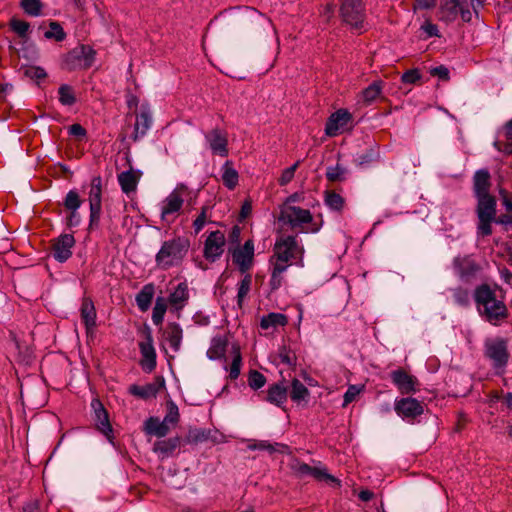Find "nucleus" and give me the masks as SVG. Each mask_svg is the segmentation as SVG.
I'll list each match as a JSON object with an SVG mask.
<instances>
[{
    "label": "nucleus",
    "mask_w": 512,
    "mask_h": 512,
    "mask_svg": "<svg viewBox=\"0 0 512 512\" xmlns=\"http://www.w3.org/2000/svg\"><path fill=\"white\" fill-rule=\"evenodd\" d=\"M283 283V276L281 274H276L271 272V277L269 281V285L272 291L279 289Z\"/></svg>",
    "instance_id": "obj_64"
},
{
    "label": "nucleus",
    "mask_w": 512,
    "mask_h": 512,
    "mask_svg": "<svg viewBox=\"0 0 512 512\" xmlns=\"http://www.w3.org/2000/svg\"><path fill=\"white\" fill-rule=\"evenodd\" d=\"M392 383L401 394H411L417 391L418 380L403 369H396L390 373Z\"/></svg>",
    "instance_id": "obj_15"
},
{
    "label": "nucleus",
    "mask_w": 512,
    "mask_h": 512,
    "mask_svg": "<svg viewBox=\"0 0 512 512\" xmlns=\"http://www.w3.org/2000/svg\"><path fill=\"white\" fill-rule=\"evenodd\" d=\"M460 4L458 0H442L440 7L441 20L454 21L459 13Z\"/></svg>",
    "instance_id": "obj_31"
},
{
    "label": "nucleus",
    "mask_w": 512,
    "mask_h": 512,
    "mask_svg": "<svg viewBox=\"0 0 512 512\" xmlns=\"http://www.w3.org/2000/svg\"><path fill=\"white\" fill-rule=\"evenodd\" d=\"M75 239L72 234H62L53 242V257L58 262L67 261L72 255Z\"/></svg>",
    "instance_id": "obj_18"
},
{
    "label": "nucleus",
    "mask_w": 512,
    "mask_h": 512,
    "mask_svg": "<svg viewBox=\"0 0 512 512\" xmlns=\"http://www.w3.org/2000/svg\"><path fill=\"white\" fill-rule=\"evenodd\" d=\"M205 141L212 154L226 157L229 153L227 134L219 128H214L205 134Z\"/></svg>",
    "instance_id": "obj_14"
},
{
    "label": "nucleus",
    "mask_w": 512,
    "mask_h": 512,
    "mask_svg": "<svg viewBox=\"0 0 512 512\" xmlns=\"http://www.w3.org/2000/svg\"><path fill=\"white\" fill-rule=\"evenodd\" d=\"M189 298L188 287L186 283H179L174 291L169 295V303L176 309H181Z\"/></svg>",
    "instance_id": "obj_32"
},
{
    "label": "nucleus",
    "mask_w": 512,
    "mask_h": 512,
    "mask_svg": "<svg viewBox=\"0 0 512 512\" xmlns=\"http://www.w3.org/2000/svg\"><path fill=\"white\" fill-rule=\"evenodd\" d=\"M20 6L29 16L38 17L42 14L43 5L40 0H21Z\"/></svg>",
    "instance_id": "obj_44"
},
{
    "label": "nucleus",
    "mask_w": 512,
    "mask_h": 512,
    "mask_svg": "<svg viewBox=\"0 0 512 512\" xmlns=\"http://www.w3.org/2000/svg\"><path fill=\"white\" fill-rule=\"evenodd\" d=\"M249 448L251 450H267L270 453H273L276 451L275 446L268 441H258L254 443L253 445H249Z\"/></svg>",
    "instance_id": "obj_63"
},
{
    "label": "nucleus",
    "mask_w": 512,
    "mask_h": 512,
    "mask_svg": "<svg viewBox=\"0 0 512 512\" xmlns=\"http://www.w3.org/2000/svg\"><path fill=\"white\" fill-rule=\"evenodd\" d=\"M279 358L282 363L290 366L295 367L297 362V357L294 352H292L289 348L286 346H282L279 349Z\"/></svg>",
    "instance_id": "obj_55"
},
{
    "label": "nucleus",
    "mask_w": 512,
    "mask_h": 512,
    "mask_svg": "<svg viewBox=\"0 0 512 512\" xmlns=\"http://www.w3.org/2000/svg\"><path fill=\"white\" fill-rule=\"evenodd\" d=\"M294 471L300 476H311L313 467L302 462H297L293 466Z\"/></svg>",
    "instance_id": "obj_62"
},
{
    "label": "nucleus",
    "mask_w": 512,
    "mask_h": 512,
    "mask_svg": "<svg viewBox=\"0 0 512 512\" xmlns=\"http://www.w3.org/2000/svg\"><path fill=\"white\" fill-rule=\"evenodd\" d=\"M484 354L495 369L506 367L509 359L507 341L503 338H488L484 343Z\"/></svg>",
    "instance_id": "obj_8"
},
{
    "label": "nucleus",
    "mask_w": 512,
    "mask_h": 512,
    "mask_svg": "<svg viewBox=\"0 0 512 512\" xmlns=\"http://www.w3.org/2000/svg\"><path fill=\"white\" fill-rule=\"evenodd\" d=\"M187 189L184 184L177 187L162 201L161 204V220L167 224H171L180 213L183 204V192Z\"/></svg>",
    "instance_id": "obj_7"
},
{
    "label": "nucleus",
    "mask_w": 512,
    "mask_h": 512,
    "mask_svg": "<svg viewBox=\"0 0 512 512\" xmlns=\"http://www.w3.org/2000/svg\"><path fill=\"white\" fill-rule=\"evenodd\" d=\"M283 218L293 228L312 223L313 220V216L309 210L297 206H288L283 211Z\"/></svg>",
    "instance_id": "obj_19"
},
{
    "label": "nucleus",
    "mask_w": 512,
    "mask_h": 512,
    "mask_svg": "<svg viewBox=\"0 0 512 512\" xmlns=\"http://www.w3.org/2000/svg\"><path fill=\"white\" fill-rule=\"evenodd\" d=\"M311 477H313L317 481L331 482L339 485L338 479H336L333 475L329 474L327 472V469L321 465L313 467Z\"/></svg>",
    "instance_id": "obj_48"
},
{
    "label": "nucleus",
    "mask_w": 512,
    "mask_h": 512,
    "mask_svg": "<svg viewBox=\"0 0 512 512\" xmlns=\"http://www.w3.org/2000/svg\"><path fill=\"white\" fill-rule=\"evenodd\" d=\"M152 115L150 107L147 104H142L140 112L136 115V121L134 124V132L131 138L134 142L142 139L152 126Z\"/></svg>",
    "instance_id": "obj_17"
},
{
    "label": "nucleus",
    "mask_w": 512,
    "mask_h": 512,
    "mask_svg": "<svg viewBox=\"0 0 512 512\" xmlns=\"http://www.w3.org/2000/svg\"><path fill=\"white\" fill-rule=\"evenodd\" d=\"M378 159V153L373 149H369L362 154L357 155L355 158V162L358 166L366 167L370 165L372 162Z\"/></svg>",
    "instance_id": "obj_53"
},
{
    "label": "nucleus",
    "mask_w": 512,
    "mask_h": 512,
    "mask_svg": "<svg viewBox=\"0 0 512 512\" xmlns=\"http://www.w3.org/2000/svg\"><path fill=\"white\" fill-rule=\"evenodd\" d=\"M473 299L480 317L490 324L499 325L508 318L506 304L497 298L495 290L488 284L477 286L473 292Z\"/></svg>",
    "instance_id": "obj_1"
},
{
    "label": "nucleus",
    "mask_w": 512,
    "mask_h": 512,
    "mask_svg": "<svg viewBox=\"0 0 512 512\" xmlns=\"http://www.w3.org/2000/svg\"><path fill=\"white\" fill-rule=\"evenodd\" d=\"M242 356L238 347H233V360L229 368V378L236 380L241 371Z\"/></svg>",
    "instance_id": "obj_46"
},
{
    "label": "nucleus",
    "mask_w": 512,
    "mask_h": 512,
    "mask_svg": "<svg viewBox=\"0 0 512 512\" xmlns=\"http://www.w3.org/2000/svg\"><path fill=\"white\" fill-rule=\"evenodd\" d=\"M476 200L475 213L478 220L476 235L477 238H484L493 233L492 224L496 220L497 202L493 195L476 198Z\"/></svg>",
    "instance_id": "obj_3"
},
{
    "label": "nucleus",
    "mask_w": 512,
    "mask_h": 512,
    "mask_svg": "<svg viewBox=\"0 0 512 512\" xmlns=\"http://www.w3.org/2000/svg\"><path fill=\"white\" fill-rule=\"evenodd\" d=\"M300 164V161H297L296 163H294L292 166L286 168L282 174H281V177L279 178V184L281 186H285L287 185L289 182H291V180L293 179L294 177V174H295V171L296 169L298 168Z\"/></svg>",
    "instance_id": "obj_57"
},
{
    "label": "nucleus",
    "mask_w": 512,
    "mask_h": 512,
    "mask_svg": "<svg viewBox=\"0 0 512 512\" xmlns=\"http://www.w3.org/2000/svg\"><path fill=\"white\" fill-rule=\"evenodd\" d=\"M324 203L330 210L341 212L345 205V199L335 191L327 190L324 194Z\"/></svg>",
    "instance_id": "obj_38"
},
{
    "label": "nucleus",
    "mask_w": 512,
    "mask_h": 512,
    "mask_svg": "<svg viewBox=\"0 0 512 512\" xmlns=\"http://www.w3.org/2000/svg\"><path fill=\"white\" fill-rule=\"evenodd\" d=\"M81 318L87 331L96 326L95 306L89 298H84L81 304Z\"/></svg>",
    "instance_id": "obj_29"
},
{
    "label": "nucleus",
    "mask_w": 512,
    "mask_h": 512,
    "mask_svg": "<svg viewBox=\"0 0 512 512\" xmlns=\"http://www.w3.org/2000/svg\"><path fill=\"white\" fill-rule=\"evenodd\" d=\"M88 200L89 207L102 206V178L100 176H94L91 179Z\"/></svg>",
    "instance_id": "obj_33"
},
{
    "label": "nucleus",
    "mask_w": 512,
    "mask_h": 512,
    "mask_svg": "<svg viewBox=\"0 0 512 512\" xmlns=\"http://www.w3.org/2000/svg\"><path fill=\"white\" fill-rule=\"evenodd\" d=\"M396 414L404 420H413L424 412L421 402L415 398L407 397L396 399L394 404Z\"/></svg>",
    "instance_id": "obj_11"
},
{
    "label": "nucleus",
    "mask_w": 512,
    "mask_h": 512,
    "mask_svg": "<svg viewBox=\"0 0 512 512\" xmlns=\"http://www.w3.org/2000/svg\"><path fill=\"white\" fill-rule=\"evenodd\" d=\"M340 16L351 29L363 32L367 29L366 9L363 0H341Z\"/></svg>",
    "instance_id": "obj_5"
},
{
    "label": "nucleus",
    "mask_w": 512,
    "mask_h": 512,
    "mask_svg": "<svg viewBox=\"0 0 512 512\" xmlns=\"http://www.w3.org/2000/svg\"><path fill=\"white\" fill-rule=\"evenodd\" d=\"M139 347L142 355V368L147 372H151L156 367V352L153 347L151 336L148 335L147 340L145 342H141Z\"/></svg>",
    "instance_id": "obj_22"
},
{
    "label": "nucleus",
    "mask_w": 512,
    "mask_h": 512,
    "mask_svg": "<svg viewBox=\"0 0 512 512\" xmlns=\"http://www.w3.org/2000/svg\"><path fill=\"white\" fill-rule=\"evenodd\" d=\"M166 309L167 305L165 299L158 297L152 311V321L155 325H160L163 322Z\"/></svg>",
    "instance_id": "obj_43"
},
{
    "label": "nucleus",
    "mask_w": 512,
    "mask_h": 512,
    "mask_svg": "<svg viewBox=\"0 0 512 512\" xmlns=\"http://www.w3.org/2000/svg\"><path fill=\"white\" fill-rule=\"evenodd\" d=\"M347 169L336 164L335 166H329L326 170V178L331 182L343 181L346 178Z\"/></svg>",
    "instance_id": "obj_47"
},
{
    "label": "nucleus",
    "mask_w": 512,
    "mask_h": 512,
    "mask_svg": "<svg viewBox=\"0 0 512 512\" xmlns=\"http://www.w3.org/2000/svg\"><path fill=\"white\" fill-rule=\"evenodd\" d=\"M252 284V277L250 274H246L243 277V279L238 284V293H237V301L238 304L241 305L244 298L247 296V294L250 291Z\"/></svg>",
    "instance_id": "obj_50"
},
{
    "label": "nucleus",
    "mask_w": 512,
    "mask_h": 512,
    "mask_svg": "<svg viewBox=\"0 0 512 512\" xmlns=\"http://www.w3.org/2000/svg\"><path fill=\"white\" fill-rule=\"evenodd\" d=\"M452 266L456 275L463 282H469L481 270L480 265L471 255L456 256L453 259Z\"/></svg>",
    "instance_id": "obj_9"
},
{
    "label": "nucleus",
    "mask_w": 512,
    "mask_h": 512,
    "mask_svg": "<svg viewBox=\"0 0 512 512\" xmlns=\"http://www.w3.org/2000/svg\"><path fill=\"white\" fill-rule=\"evenodd\" d=\"M266 383V377L257 370H251L248 375V384L253 390L262 388Z\"/></svg>",
    "instance_id": "obj_51"
},
{
    "label": "nucleus",
    "mask_w": 512,
    "mask_h": 512,
    "mask_svg": "<svg viewBox=\"0 0 512 512\" xmlns=\"http://www.w3.org/2000/svg\"><path fill=\"white\" fill-rule=\"evenodd\" d=\"M288 323L287 316L282 313H269L261 318L260 326L262 329L276 328L285 326Z\"/></svg>",
    "instance_id": "obj_36"
},
{
    "label": "nucleus",
    "mask_w": 512,
    "mask_h": 512,
    "mask_svg": "<svg viewBox=\"0 0 512 512\" xmlns=\"http://www.w3.org/2000/svg\"><path fill=\"white\" fill-rule=\"evenodd\" d=\"M266 400L278 407H282L287 401V388L283 383H275L269 386Z\"/></svg>",
    "instance_id": "obj_27"
},
{
    "label": "nucleus",
    "mask_w": 512,
    "mask_h": 512,
    "mask_svg": "<svg viewBox=\"0 0 512 512\" xmlns=\"http://www.w3.org/2000/svg\"><path fill=\"white\" fill-rule=\"evenodd\" d=\"M210 210L211 208L207 205L201 208L200 214L196 217V219L193 222V229L195 234H198L204 228L205 224L209 222L208 212Z\"/></svg>",
    "instance_id": "obj_52"
},
{
    "label": "nucleus",
    "mask_w": 512,
    "mask_h": 512,
    "mask_svg": "<svg viewBox=\"0 0 512 512\" xmlns=\"http://www.w3.org/2000/svg\"><path fill=\"white\" fill-rule=\"evenodd\" d=\"M49 27H50V30H48L44 33V37L46 39H54L57 42H61V41L65 40L67 35H66L65 31L63 30L62 26L58 22L51 21L49 23Z\"/></svg>",
    "instance_id": "obj_45"
},
{
    "label": "nucleus",
    "mask_w": 512,
    "mask_h": 512,
    "mask_svg": "<svg viewBox=\"0 0 512 512\" xmlns=\"http://www.w3.org/2000/svg\"><path fill=\"white\" fill-rule=\"evenodd\" d=\"M144 431L148 435L162 438L169 433L170 427L165 421H160L157 417H149L145 421Z\"/></svg>",
    "instance_id": "obj_26"
},
{
    "label": "nucleus",
    "mask_w": 512,
    "mask_h": 512,
    "mask_svg": "<svg viewBox=\"0 0 512 512\" xmlns=\"http://www.w3.org/2000/svg\"><path fill=\"white\" fill-rule=\"evenodd\" d=\"M383 89L382 81H374L362 91V98L365 104H372L381 94Z\"/></svg>",
    "instance_id": "obj_39"
},
{
    "label": "nucleus",
    "mask_w": 512,
    "mask_h": 512,
    "mask_svg": "<svg viewBox=\"0 0 512 512\" xmlns=\"http://www.w3.org/2000/svg\"><path fill=\"white\" fill-rule=\"evenodd\" d=\"M64 207L69 210V215L66 218V225L68 227H77L81 223V216L78 209L82 205V200L76 190H70L64 199Z\"/></svg>",
    "instance_id": "obj_16"
},
{
    "label": "nucleus",
    "mask_w": 512,
    "mask_h": 512,
    "mask_svg": "<svg viewBox=\"0 0 512 512\" xmlns=\"http://www.w3.org/2000/svg\"><path fill=\"white\" fill-rule=\"evenodd\" d=\"M227 349V340L223 337H214L211 345L207 350V357L211 360H219L224 358Z\"/></svg>",
    "instance_id": "obj_34"
},
{
    "label": "nucleus",
    "mask_w": 512,
    "mask_h": 512,
    "mask_svg": "<svg viewBox=\"0 0 512 512\" xmlns=\"http://www.w3.org/2000/svg\"><path fill=\"white\" fill-rule=\"evenodd\" d=\"M91 407L94 411V419L97 430L100 431L111 444H114L113 429L109 421L108 412L98 399L92 400Z\"/></svg>",
    "instance_id": "obj_13"
},
{
    "label": "nucleus",
    "mask_w": 512,
    "mask_h": 512,
    "mask_svg": "<svg viewBox=\"0 0 512 512\" xmlns=\"http://www.w3.org/2000/svg\"><path fill=\"white\" fill-rule=\"evenodd\" d=\"M420 79H421V74L418 69L407 70L401 76V81L405 84H415Z\"/></svg>",
    "instance_id": "obj_58"
},
{
    "label": "nucleus",
    "mask_w": 512,
    "mask_h": 512,
    "mask_svg": "<svg viewBox=\"0 0 512 512\" xmlns=\"http://www.w3.org/2000/svg\"><path fill=\"white\" fill-rule=\"evenodd\" d=\"M95 55L91 46L78 45L62 56L61 67L67 71L86 70L93 65Z\"/></svg>",
    "instance_id": "obj_4"
},
{
    "label": "nucleus",
    "mask_w": 512,
    "mask_h": 512,
    "mask_svg": "<svg viewBox=\"0 0 512 512\" xmlns=\"http://www.w3.org/2000/svg\"><path fill=\"white\" fill-rule=\"evenodd\" d=\"M453 301L456 305L467 308L470 305V291L467 288L455 287L451 289Z\"/></svg>",
    "instance_id": "obj_41"
},
{
    "label": "nucleus",
    "mask_w": 512,
    "mask_h": 512,
    "mask_svg": "<svg viewBox=\"0 0 512 512\" xmlns=\"http://www.w3.org/2000/svg\"><path fill=\"white\" fill-rule=\"evenodd\" d=\"M90 209V217H89V230H94L99 227L101 213H102V206H92L89 207Z\"/></svg>",
    "instance_id": "obj_56"
},
{
    "label": "nucleus",
    "mask_w": 512,
    "mask_h": 512,
    "mask_svg": "<svg viewBox=\"0 0 512 512\" xmlns=\"http://www.w3.org/2000/svg\"><path fill=\"white\" fill-rule=\"evenodd\" d=\"M129 393L141 399H148L156 396L157 388L154 384L144 386L133 384L129 387Z\"/></svg>",
    "instance_id": "obj_40"
},
{
    "label": "nucleus",
    "mask_w": 512,
    "mask_h": 512,
    "mask_svg": "<svg viewBox=\"0 0 512 512\" xmlns=\"http://www.w3.org/2000/svg\"><path fill=\"white\" fill-rule=\"evenodd\" d=\"M180 443L181 438L178 436L158 440L153 445V451L161 458H167L174 453V451L180 446Z\"/></svg>",
    "instance_id": "obj_23"
},
{
    "label": "nucleus",
    "mask_w": 512,
    "mask_h": 512,
    "mask_svg": "<svg viewBox=\"0 0 512 512\" xmlns=\"http://www.w3.org/2000/svg\"><path fill=\"white\" fill-rule=\"evenodd\" d=\"M154 296V287L152 284L145 285L136 295V303L141 311H146L152 302Z\"/></svg>",
    "instance_id": "obj_37"
},
{
    "label": "nucleus",
    "mask_w": 512,
    "mask_h": 512,
    "mask_svg": "<svg viewBox=\"0 0 512 512\" xmlns=\"http://www.w3.org/2000/svg\"><path fill=\"white\" fill-rule=\"evenodd\" d=\"M421 30L426 34V37H439V30L437 25L431 22H424L421 26Z\"/></svg>",
    "instance_id": "obj_61"
},
{
    "label": "nucleus",
    "mask_w": 512,
    "mask_h": 512,
    "mask_svg": "<svg viewBox=\"0 0 512 512\" xmlns=\"http://www.w3.org/2000/svg\"><path fill=\"white\" fill-rule=\"evenodd\" d=\"M254 259V243L252 240H247L242 247H238L232 251V260L237 265L242 274L252 267Z\"/></svg>",
    "instance_id": "obj_12"
},
{
    "label": "nucleus",
    "mask_w": 512,
    "mask_h": 512,
    "mask_svg": "<svg viewBox=\"0 0 512 512\" xmlns=\"http://www.w3.org/2000/svg\"><path fill=\"white\" fill-rule=\"evenodd\" d=\"M304 248L299 243L297 236L282 235L277 238L274 245V255L271 258L287 262L302 261Z\"/></svg>",
    "instance_id": "obj_6"
},
{
    "label": "nucleus",
    "mask_w": 512,
    "mask_h": 512,
    "mask_svg": "<svg viewBox=\"0 0 512 512\" xmlns=\"http://www.w3.org/2000/svg\"><path fill=\"white\" fill-rule=\"evenodd\" d=\"M208 440H212L213 442L215 441L214 439H212V431L203 428L189 429L185 437V442L188 444H198L206 442Z\"/></svg>",
    "instance_id": "obj_35"
},
{
    "label": "nucleus",
    "mask_w": 512,
    "mask_h": 512,
    "mask_svg": "<svg viewBox=\"0 0 512 512\" xmlns=\"http://www.w3.org/2000/svg\"><path fill=\"white\" fill-rule=\"evenodd\" d=\"M10 28L13 32H15L20 38L26 39L28 35V31L30 25L28 22L24 20H19L16 18H12L10 20Z\"/></svg>",
    "instance_id": "obj_49"
},
{
    "label": "nucleus",
    "mask_w": 512,
    "mask_h": 512,
    "mask_svg": "<svg viewBox=\"0 0 512 512\" xmlns=\"http://www.w3.org/2000/svg\"><path fill=\"white\" fill-rule=\"evenodd\" d=\"M221 179L224 186L229 190H233L238 185L239 174L234 169L233 163L229 160L221 167Z\"/></svg>",
    "instance_id": "obj_28"
},
{
    "label": "nucleus",
    "mask_w": 512,
    "mask_h": 512,
    "mask_svg": "<svg viewBox=\"0 0 512 512\" xmlns=\"http://www.w3.org/2000/svg\"><path fill=\"white\" fill-rule=\"evenodd\" d=\"M449 69L444 65H439L436 67H433L430 70V74L432 76H437L441 80H448L449 79Z\"/></svg>",
    "instance_id": "obj_60"
},
{
    "label": "nucleus",
    "mask_w": 512,
    "mask_h": 512,
    "mask_svg": "<svg viewBox=\"0 0 512 512\" xmlns=\"http://www.w3.org/2000/svg\"><path fill=\"white\" fill-rule=\"evenodd\" d=\"M361 388L357 385H350L347 391L344 394L343 406H347L351 402H353L356 397L360 394Z\"/></svg>",
    "instance_id": "obj_59"
},
{
    "label": "nucleus",
    "mask_w": 512,
    "mask_h": 512,
    "mask_svg": "<svg viewBox=\"0 0 512 512\" xmlns=\"http://www.w3.org/2000/svg\"><path fill=\"white\" fill-rule=\"evenodd\" d=\"M351 120V114L345 109H339L334 112L327 120L325 125V133L329 137L338 135L339 131L343 129Z\"/></svg>",
    "instance_id": "obj_20"
},
{
    "label": "nucleus",
    "mask_w": 512,
    "mask_h": 512,
    "mask_svg": "<svg viewBox=\"0 0 512 512\" xmlns=\"http://www.w3.org/2000/svg\"><path fill=\"white\" fill-rule=\"evenodd\" d=\"M491 176L488 169L477 170L473 175V194L475 198L490 196Z\"/></svg>",
    "instance_id": "obj_21"
},
{
    "label": "nucleus",
    "mask_w": 512,
    "mask_h": 512,
    "mask_svg": "<svg viewBox=\"0 0 512 512\" xmlns=\"http://www.w3.org/2000/svg\"><path fill=\"white\" fill-rule=\"evenodd\" d=\"M59 102L64 106H72L76 102L73 88L68 84H62L58 89Z\"/></svg>",
    "instance_id": "obj_42"
},
{
    "label": "nucleus",
    "mask_w": 512,
    "mask_h": 512,
    "mask_svg": "<svg viewBox=\"0 0 512 512\" xmlns=\"http://www.w3.org/2000/svg\"><path fill=\"white\" fill-rule=\"evenodd\" d=\"M182 337L183 331L178 323H169L167 325L164 331V338L174 352H178L180 350Z\"/></svg>",
    "instance_id": "obj_25"
},
{
    "label": "nucleus",
    "mask_w": 512,
    "mask_h": 512,
    "mask_svg": "<svg viewBox=\"0 0 512 512\" xmlns=\"http://www.w3.org/2000/svg\"><path fill=\"white\" fill-rule=\"evenodd\" d=\"M289 395L291 400L297 405H307L310 398V392L308 388L297 378H294L291 381V389Z\"/></svg>",
    "instance_id": "obj_24"
},
{
    "label": "nucleus",
    "mask_w": 512,
    "mask_h": 512,
    "mask_svg": "<svg viewBox=\"0 0 512 512\" xmlns=\"http://www.w3.org/2000/svg\"><path fill=\"white\" fill-rule=\"evenodd\" d=\"M226 239L224 233L216 230L211 232L204 243V257L209 262L217 261L224 252Z\"/></svg>",
    "instance_id": "obj_10"
},
{
    "label": "nucleus",
    "mask_w": 512,
    "mask_h": 512,
    "mask_svg": "<svg viewBox=\"0 0 512 512\" xmlns=\"http://www.w3.org/2000/svg\"><path fill=\"white\" fill-rule=\"evenodd\" d=\"M179 409L178 406L173 402H167V413L163 419L168 425H176L179 421Z\"/></svg>",
    "instance_id": "obj_54"
},
{
    "label": "nucleus",
    "mask_w": 512,
    "mask_h": 512,
    "mask_svg": "<svg viewBox=\"0 0 512 512\" xmlns=\"http://www.w3.org/2000/svg\"><path fill=\"white\" fill-rule=\"evenodd\" d=\"M139 176L133 170L121 172L118 175V182L123 193L129 195L137 189Z\"/></svg>",
    "instance_id": "obj_30"
},
{
    "label": "nucleus",
    "mask_w": 512,
    "mask_h": 512,
    "mask_svg": "<svg viewBox=\"0 0 512 512\" xmlns=\"http://www.w3.org/2000/svg\"><path fill=\"white\" fill-rule=\"evenodd\" d=\"M190 242L184 237H175L163 242L155 256V261L161 269H169L179 265L188 253Z\"/></svg>",
    "instance_id": "obj_2"
}]
</instances>
